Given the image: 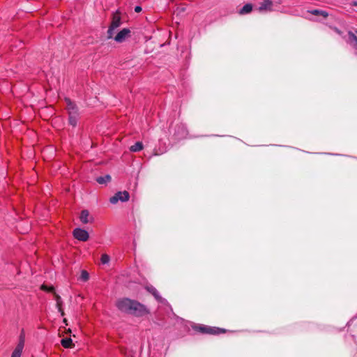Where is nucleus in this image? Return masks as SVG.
Here are the masks:
<instances>
[{
	"instance_id": "11",
	"label": "nucleus",
	"mask_w": 357,
	"mask_h": 357,
	"mask_svg": "<svg viewBox=\"0 0 357 357\" xmlns=\"http://www.w3.org/2000/svg\"><path fill=\"white\" fill-rule=\"evenodd\" d=\"M347 43L357 50V36L351 31L348 32Z\"/></svg>"
},
{
	"instance_id": "10",
	"label": "nucleus",
	"mask_w": 357,
	"mask_h": 357,
	"mask_svg": "<svg viewBox=\"0 0 357 357\" xmlns=\"http://www.w3.org/2000/svg\"><path fill=\"white\" fill-rule=\"evenodd\" d=\"M24 345V340L22 336H20V340L15 350L13 351L11 357H20Z\"/></svg>"
},
{
	"instance_id": "20",
	"label": "nucleus",
	"mask_w": 357,
	"mask_h": 357,
	"mask_svg": "<svg viewBox=\"0 0 357 357\" xmlns=\"http://www.w3.org/2000/svg\"><path fill=\"white\" fill-rule=\"evenodd\" d=\"M100 261L102 264H107L109 261V257L107 254H103L101 255Z\"/></svg>"
},
{
	"instance_id": "23",
	"label": "nucleus",
	"mask_w": 357,
	"mask_h": 357,
	"mask_svg": "<svg viewBox=\"0 0 357 357\" xmlns=\"http://www.w3.org/2000/svg\"><path fill=\"white\" fill-rule=\"evenodd\" d=\"M135 11L136 13H139V12H141V11H142V7H141V6H135Z\"/></svg>"
},
{
	"instance_id": "13",
	"label": "nucleus",
	"mask_w": 357,
	"mask_h": 357,
	"mask_svg": "<svg viewBox=\"0 0 357 357\" xmlns=\"http://www.w3.org/2000/svg\"><path fill=\"white\" fill-rule=\"evenodd\" d=\"M53 294H54V299L56 301V307L58 308V310H59V312H61V316H64V312L62 309V303H62L61 296L59 295H58L55 291H54Z\"/></svg>"
},
{
	"instance_id": "6",
	"label": "nucleus",
	"mask_w": 357,
	"mask_h": 357,
	"mask_svg": "<svg viewBox=\"0 0 357 357\" xmlns=\"http://www.w3.org/2000/svg\"><path fill=\"white\" fill-rule=\"evenodd\" d=\"M129 198H130V194L128 191H123V192H116L114 196H112L110 199H109V202L113 204H116L119 201H121L123 202H127L129 200Z\"/></svg>"
},
{
	"instance_id": "26",
	"label": "nucleus",
	"mask_w": 357,
	"mask_h": 357,
	"mask_svg": "<svg viewBox=\"0 0 357 357\" xmlns=\"http://www.w3.org/2000/svg\"><path fill=\"white\" fill-rule=\"evenodd\" d=\"M356 33H357V30H356Z\"/></svg>"
},
{
	"instance_id": "15",
	"label": "nucleus",
	"mask_w": 357,
	"mask_h": 357,
	"mask_svg": "<svg viewBox=\"0 0 357 357\" xmlns=\"http://www.w3.org/2000/svg\"><path fill=\"white\" fill-rule=\"evenodd\" d=\"M252 10V5L251 3H246L243 8L238 11V13L241 15L248 14Z\"/></svg>"
},
{
	"instance_id": "2",
	"label": "nucleus",
	"mask_w": 357,
	"mask_h": 357,
	"mask_svg": "<svg viewBox=\"0 0 357 357\" xmlns=\"http://www.w3.org/2000/svg\"><path fill=\"white\" fill-rule=\"evenodd\" d=\"M121 24V13L118 10L112 13V21L107 31V37L108 39L113 38L115 29L119 27Z\"/></svg>"
},
{
	"instance_id": "3",
	"label": "nucleus",
	"mask_w": 357,
	"mask_h": 357,
	"mask_svg": "<svg viewBox=\"0 0 357 357\" xmlns=\"http://www.w3.org/2000/svg\"><path fill=\"white\" fill-rule=\"evenodd\" d=\"M136 301H137L135 300L124 298L117 301L116 307L121 312L130 314L132 310V306L135 305Z\"/></svg>"
},
{
	"instance_id": "4",
	"label": "nucleus",
	"mask_w": 357,
	"mask_h": 357,
	"mask_svg": "<svg viewBox=\"0 0 357 357\" xmlns=\"http://www.w3.org/2000/svg\"><path fill=\"white\" fill-rule=\"evenodd\" d=\"M195 330L204 334L219 335L225 333L226 330L217 327H211L204 325H197L195 326Z\"/></svg>"
},
{
	"instance_id": "17",
	"label": "nucleus",
	"mask_w": 357,
	"mask_h": 357,
	"mask_svg": "<svg viewBox=\"0 0 357 357\" xmlns=\"http://www.w3.org/2000/svg\"><path fill=\"white\" fill-rule=\"evenodd\" d=\"M144 148L143 144L141 142H137L135 144L130 147V151L132 152H138Z\"/></svg>"
},
{
	"instance_id": "12",
	"label": "nucleus",
	"mask_w": 357,
	"mask_h": 357,
	"mask_svg": "<svg viewBox=\"0 0 357 357\" xmlns=\"http://www.w3.org/2000/svg\"><path fill=\"white\" fill-rule=\"evenodd\" d=\"M146 289L147 291L151 294L157 301L161 300V296L159 295L158 291L153 286L148 285L146 287Z\"/></svg>"
},
{
	"instance_id": "9",
	"label": "nucleus",
	"mask_w": 357,
	"mask_h": 357,
	"mask_svg": "<svg viewBox=\"0 0 357 357\" xmlns=\"http://www.w3.org/2000/svg\"><path fill=\"white\" fill-rule=\"evenodd\" d=\"M274 2L271 0H262L261 3H259V6L258 8V10L259 12H271L273 10Z\"/></svg>"
},
{
	"instance_id": "16",
	"label": "nucleus",
	"mask_w": 357,
	"mask_h": 357,
	"mask_svg": "<svg viewBox=\"0 0 357 357\" xmlns=\"http://www.w3.org/2000/svg\"><path fill=\"white\" fill-rule=\"evenodd\" d=\"M61 344L64 348H71L74 346L73 340L70 337H66L61 340Z\"/></svg>"
},
{
	"instance_id": "19",
	"label": "nucleus",
	"mask_w": 357,
	"mask_h": 357,
	"mask_svg": "<svg viewBox=\"0 0 357 357\" xmlns=\"http://www.w3.org/2000/svg\"><path fill=\"white\" fill-rule=\"evenodd\" d=\"M111 180V176L109 175H106L105 176H100L96 178V181L99 184H105L109 182Z\"/></svg>"
},
{
	"instance_id": "7",
	"label": "nucleus",
	"mask_w": 357,
	"mask_h": 357,
	"mask_svg": "<svg viewBox=\"0 0 357 357\" xmlns=\"http://www.w3.org/2000/svg\"><path fill=\"white\" fill-rule=\"evenodd\" d=\"M131 31L128 28L121 29L114 37V40L119 43H123L126 40L131 36Z\"/></svg>"
},
{
	"instance_id": "22",
	"label": "nucleus",
	"mask_w": 357,
	"mask_h": 357,
	"mask_svg": "<svg viewBox=\"0 0 357 357\" xmlns=\"http://www.w3.org/2000/svg\"><path fill=\"white\" fill-rule=\"evenodd\" d=\"M41 289L46 291L52 292V293L54 291V287H47L45 284H43L41 286Z\"/></svg>"
},
{
	"instance_id": "1",
	"label": "nucleus",
	"mask_w": 357,
	"mask_h": 357,
	"mask_svg": "<svg viewBox=\"0 0 357 357\" xmlns=\"http://www.w3.org/2000/svg\"><path fill=\"white\" fill-rule=\"evenodd\" d=\"M66 103V109L68 116V123L73 127H76L79 119V109L76 104L68 98H65Z\"/></svg>"
},
{
	"instance_id": "25",
	"label": "nucleus",
	"mask_w": 357,
	"mask_h": 357,
	"mask_svg": "<svg viewBox=\"0 0 357 357\" xmlns=\"http://www.w3.org/2000/svg\"><path fill=\"white\" fill-rule=\"evenodd\" d=\"M63 322L66 323V324L67 325V320H66V319H63Z\"/></svg>"
},
{
	"instance_id": "21",
	"label": "nucleus",
	"mask_w": 357,
	"mask_h": 357,
	"mask_svg": "<svg viewBox=\"0 0 357 357\" xmlns=\"http://www.w3.org/2000/svg\"><path fill=\"white\" fill-rule=\"evenodd\" d=\"M80 278L83 281H87L89 278V275L86 271L83 270L81 273Z\"/></svg>"
},
{
	"instance_id": "5",
	"label": "nucleus",
	"mask_w": 357,
	"mask_h": 357,
	"mask_svg": "<svg viewBox=\"0 0 357 357\" xmlns=\"http://www.w3.org/2000/svg\"><path fill=\"white\" fill-rule=\"evenodd\" d=\"M149 313V310L144 305L137 301L136 303H135V305L132 306V310L130 314L135 317H143Z\"/></svg>"
},
{
	"instance_id": "14",
	"label": "nucleus",
	"mask_w": 357,
	"mask_h": 357,
	"mask_svg": "<svg viewBox=\"0 0 357 357\" xmlns=\"http://www.w3.org/2000/svg\"><path fill=\"white\" fill-rule=\"evenodd\" d=\"M89 212L88 210H82L80 213L79 219L80 221L83 224H87L88 222H91V220L89 219Z\"/></svg>"
},
{
	"instance_id": "18",
	"label": "nucleus",
	"mask_w": 357,
	"mask_h": 357,
	"mask_svg": "<svg viewBox=\"0 0 357 357\" xmlns=\"http://www.w3.org/2000/svg\"><path fill=\"white\" fill-rule=\"evenodd\" d=\"M309 12L314 15H321L325 18H326L328 16V13L326 11L322 10L314 9Z\"/></svg>"
},
{
	"instance_id": "8",
	"label": "nucleus",
	"mask_w": 357,
	"mask_h": 357,
	"mask_svg": "<svg viewBox=\"0 0 357 357\" xmlns=\"http://www.w3.org/2000/svg\"><path fill=\"white\" fill-rule=\"evenodd\" d=\"M73 234L75 238L80 241L85 242L89 238V233L86 230L81 228L75 229L73 230Z\"/></svg>"
},
{
	"instance_id": "24",
	"label": "nucleus",
	"mask_w": 357,
	"mask_h": 357,
	"mask_svg": "<svg viewBox=\"0 0 357 357\" xmlns=\"http://www.w3.org/2000/svg\"><path fill=\"white\" fill-rule=\"evenodd\" d=\"M335 31H336L337 33L341 35L342 34V31L340 30H339L337 28H335Z\"/></svg>"
}]
</instances>
